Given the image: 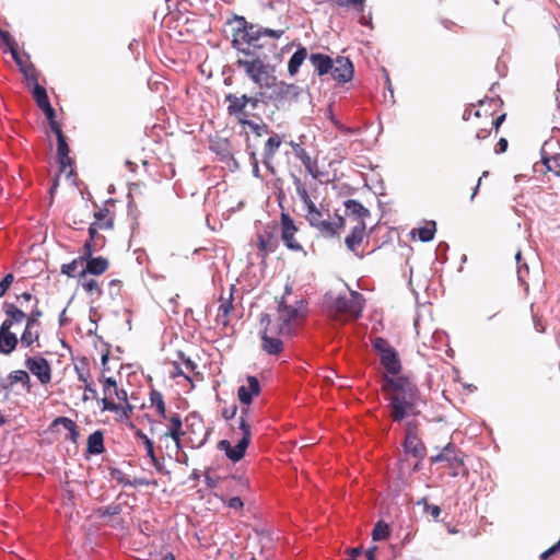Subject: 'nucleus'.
Instances as JSON below:
<instances>
[{
    "label": "nucleus",
    "instance_id": "1",
    "mask_svg": "<svg viewBox=\"0 0 560 560\" xmlns=\"http://www.w3.org/2000/svg\"><path fill=\"white\" fill-rule=\"evenodd\" d=\"M382 390L394 422H401L409 416L420 415L422 401L418 386L407 376H384Z\"/></svg>",
    "mask_w": 560,
    "mask_h": 560
},
{
    "label": "nucleus",
    "instance_id": "2",
    "mask_svg": "<svg viewBox=\"0 0 560 560\" xmlns=\"http://www.w3.org/2000/svg\"><path fill=\"white\" fill-rule=\"evenodd\" d=\"M284 34L283 30H273L256 24L250 39L249 51L254 55H246V58H237L235 65L245 71L247 78L254 83H259L261 74L275 72V66L270 65V54H276V43H261L262 37L279 39Z\"/></svg>",
    "mask_w": 560,
    "mask_h": 560
},
{
    "label": "nucleus",
    "instance_id": "3",
    "mask_svg": "<svg viewBox=\"0 0 560 560\" xmlns=\"http://www.w3.org/2000/svg\"><path fill=\"white\" fill-rule=\"evenodd\" d=\"M272 73L261 74L259 83H256L260 89L268 90L265 104L270 103L277 109H281L293 102H298L303 92L302 88L294 83L277 81Z\"/></svg>",
    "mask_w": 560,
    "mask_h": 560
},
{
    "label": "nucleus",
    "instance_id": "4",
    "mask_svg": "<svg viewBox=\"0 0 560 560\" xmlns=\"http://www.w3.org/2000/svg\"><path fill=\"white\" fill-rule=\"evenodd\" d=\"M228 24H235L232 30L231 46L238 54V58H246V55H254L249 51L250 39L255 38L254 34L255 25L248 22L243 15L234 14Z\"/></svg>",
    "mask_w": 560,
    "mask_h": 560
},
{
    "label": "nucleus",
    "instance_id": "5",
    "mask_svg": "<svg viewBox=\"0 0 560 560\" xmlns=\"http://www.w3.org/2000/svg\"><path fill=\"white\" fill-rule=\"evenodd\" d=\"M238 429L242 431V438L234 446L229 440H221L217 444V448L224 452L225 456L233 463H238L244 458L252 440L250 425L244 417L238 419Z\"/></svg>",
    "mask_w": 560,
    "mask_h": 560
},
{
    "label": "nucleus",
    "instance_id": "6",
    "mask_svg": "<svg viewBox=\"0 0 560 560\" xmlns=\"http://www.w3.org/2000/svg\"><path fill=\"white\" fill-rule=\"evenodd\" d=\"M372 346L378 354L380 362L387 372V376L397 377L396 375L401 371V362L397 350L383 337H376Z\"/></svg>",
    "mask_w": 560,
    "mask_h": 560
},
{
    "label": "nucleus",
    "instance_id": "7",
    "mask_svg": "<svg viewBox=\"0 0 560 560\" xmlns=\"http://www.w3.org/2000/svg\"><path fill=\"white\" fill-rule=\"evenodd\" d=\"M365 299L358 291L350 290L349 294H339L335 302L334 307L336 312L345 314L350 318L358 319L362 315Z\"/></svg>",
    "mask_w": 560,
    "mask_h": 560
},
{
    "label": "nucleus",
    "instance_id": "8",
    "mask_svg": "<svg viewBox=\"0 0 560 560\" xmlns=\"http://www.w3.org/2000/svg\"><path fill=\"white\" fill-rule=\"evenodd\" d=\"M431 463H445L451 469L450 475L457 477L460 474L459 468L464 467L463 452L453 443H448L439 454L431 457Z\"/></svg>",
    "mask_w": 560,
    "mask_h": 560
},
{
    "label": "nucleus",
    "instance_id": "9",
    "mask_svg": "<svg viewBox=\"0 0 560 560\" xmlns=\"http://www.w3.org/2000/svg\"><path fill=\"white\" fill-rule=\"evenodd\" d=\"M48 125L50 130L56 135L57 156L60 172H65L68 166L71 167L73 164V160L69 156L70 148L67 137L62 132L61 126L57 121L50 122Z\"/></svg>",
    "mask_w": 560,
    "mask_h": 560
},
{
    "label": "nucleus",
    "instance_id": "10",
    "mask_svg": "<svg viewBox=\"0 0 560 560\" xmlns=\"http://www.w3.org/2000/svg\"><path fill=\"white\" fill-rule=\"evenodd\" d=\"M307 310V302L303 299L295 300L293 304H288L284 296L278 302L279 319L292 324L294 320L304 315Z\"/></svg>",
    "mask_w": 560,
    "mask_h": 560
},
{
    "label": "nucleus",
    "instance_id": "11",
    "mask_svg": "<svg viewBox=\"0 0 560 560\" xmlns=\"http://www.w3.org/2000/svg\"><path fill=\"white\" fill-rule=\"evenodd\" d=\"M281 240L284 244V246L293 252H301L303 250L302 245L294 238L295 233L298 232V228L293 221V219L290 217L289 213L282 212L281 218Z\"/></svg>",
    "mask_w": 560,
    "mask_h": 560
},
{
    "label": "nucleus",
    "instance_id": "12",
    "mask_svg": "<svg viewBox=\"0 0 560 560\" xmlns=\"http://www.w3.org/2000/svg\"><path fill=\"white\" fill-rule=\"evenodd\" d=\"M25 366L30 372L37 377V380L46 385L51 381V366L48 360L44 357H26Z\"/></svg>",
    "mask_w": 560,
    "mask_h": 560
},
{
    "label": "nucleus",
    "instance_id": "13",
    "mask_svg": "<svg viewBox=\"0 0 560 560\" xmlns=\"http://www.w3.org/2000/svg\"><path fill=\"white\" fill-rule=\"evenodd\" d=\"M31 92L37 107L45 114L48 124L56 121V110L50 104L46 88L35 82Z\"/></svg>",
    "mask_w": 560,
    "mask_h": 560
},
{
    "label": "nucleus",
    "instance_id": "14",
    "mask_svg": "<svg viewBox=\"0 0 560 560\" xmlns=\"http://www.w3.org/2000/svg\"><path fill=\"white\" fill-rule=\"evenodd\" d=\"M353 63L349 57L338 56L332 59V69L329 72L331 78L338 83H347L353 78Z\"/></svg>",
    "mask_w": 560,
    "mask_h": 560
},
{
    "label": "nucleus",
    "instance_id": "15",
    "mask_svg": "<svg viewBox=\"0 0 560 560\" xmlns=\"http://www.w3.org/2000/svg\"><path fill=\"white\" fill-rule=\"evenodd\" d=\"M224 102L228 103V114L235 117L238 124L240 119L248 118L250 116V114L246 112V107L248 105L247 94L237 96L233 93H229L225 95Z\"/></svg>",
    "mask_w": 560,
    "mask_h": 560
},
{
    "label": "nucleus",
    "instance_id": "16",
    "mask_svg": "<svg viewBox=\"0 0 560 560\" xmlns=\"http://www.w3.org/2000/svg\"><path fill=\"white\" fill-rule=\"evenodd\" d=\"M558 147L559 140L551 137L544 142L540 149V155L541 163L545 165L547 171L552 172L556 176L560 177V166L559 170L551 167V162H557V160H560V153L556 151Z\"/></svg>",
    "mask_w": 560,
    "mask_h": 560
},
{
    "label": "nucleus",
    "instance_id": "17",
    "mask_svg": "<svg viewBox=\"0 0 560 560\" xmlns=\"http://www.w3.org/2000/svg\"><path fill=\"white\" fill-rule=\"evenodd\" d=\"M247 386L242 385L237 388V397L241 404L249 406L255 396L260 394L261 387L259 380L254 375L246 377Z\"/></svg>",
    "mask_w": 560,
    "mask_h": 560
},
{
    "label": "nucleus",
    "instance_id": "18",
    "mask_svg": "<svg viewBox=\"0 0 560 560\" xmlns=\"http://www.w3.org/2000/svg\"><path fill=\"white\" fill-rule=\"evenodd\" d=\"M261 349L269 355H279L283 351V341L273 335L272 328L260 332Z\"/></svg>",
    "mask_w": 560,
    "mask_h": 560
},
{
    "label": "nucleus",
    "instance_id": "19",
    "mask_svg": "<svg viewBox=\"0 0 560 560\" xmlns=\"http://www.w3.org/2000/svg\"><path fill=\"white\" fill-rule=\"evenodd\" d=\"M84 262L85 267L78 273L80 278L85 277L86 275L101 276L109 266L108 259L103 256H93L88 258V260H84Z\"/></svg>",
    "mask_w": 560,
    "mask_h": 560
},
{
    "label": "nucleus",
    "instance_id": "20",
    "mask_svg": "<svg viewBox=\"0 0 560 560\" xmlns=\"http://www.w3.org/2000/svg\"><path fill=\"white\" fill-rule=\"evenodd\" d=\"M318 77L328 74L332 69V58L323 52H312L308 57Z\"/></svg>",
    "mask_w": 560,
    "mask_h": 560
},
{
    "label": "nucleus",
    "instance_id": "21",
    "mask_svg": "<svg viewBox=\"0 0 560 560\" xmlns=\"http://www.w3.org/2000/svg\"><path fill=\"white\" fill-rule=\"evenodd\" d=\"M115 388H117L116 380L112 376L104 377V380H103L104 397L101 399L103 411L108 410V411L119 412L120 405H117L116 402H114L113 400H110L108 398V396L112 395V389L114 390Z\"/></svg>",
    "mask_w": 560,
    "mask_h": 560
},
{
    "label": "nucleus",
    "instance_id": "22",
    "mask_svg": "<svg viewBox=\"0 0 560 560\" xmlns=\"http://www.w3.org/2000/svg\"><path fill=\"white\" fill-rule=\"evenodd\" d=\"M404 451L407 454L412 455L417 459L422 460L427 455V448L424 443L419 439L418 435L405 436Z\"/></svg>",
    "mask_w": 560,
    "mask_h": 560
},
{
    "label": "nucleus",
    "instance_id": "23",
    "mask_svg": "<svg viewBox=\"0 0 560 560\" xmlns=\"http://www.w3.org/2000/svg\"><path fill=\"white\" fill-rule=\"evenodd\" d=\"M209 150L215 153L221 162L232 160V147L228 138L217 137L211 139Z\"/></svg>",
    "mask_w": 560,
    "mask_h": 560
},
{
    "label": "nucleus",
    "instance_id": "24",
    "mask_svg": "<svg viewBox=\"0 0 560 560\" xmlns=\"http://www.w3.org/2000/svg\"><path fill=\"white\" fill-rule=\"evenodd\" d=\"M308 57L307 48L301 44H298L296 50L292 54L288 61V73L290 77H294L299 72L301 66Z\"/></svg>",
    "mask_w": 560,
    "mask_h": 560
},
{
    "label": "nucleus",
    "instance_id": "25",
    "mask_svg": "<svg viewBox=\"0 0 560 560\" xmlns=\"http://www.w3.org/2000/svg\"><path fill=\"white\" fill-rule=\"evenodd\" d=\"M8 381H9V385L4 384L3 382H1V387L3 389H7L9 390L10 387L12 385H14L15 383H21V385L23 386V388H25L27 392L31 390V377L28 375V373L24 370H16V371H12L9 375H8Z\"/></svg>",
    "mask_w": 560,
    "mask_h": 560
},
{
    "label": "nucleus",
    "instance_id": "26",
    "mask_svg": "<svg viewBox=\"0 0 560 560\" xmlns=\"http://www.w3.org/2000/svg\"><path fill=\"white\" fill-rule=\"evenodd\" d=\"M104 452V433L102 430H96L88 438L86 453L90 455H101Z\"/></svg>",
    "mask_w": 560,
    "mask_h": 560
},
{
    "label": "nucleus",
    "instance_id": "27",
    "mask_svg": "<svg viewBox=\"0 0 560 560\" xmlns=\"http://www.w3.org/2000/svg\"><path fill=\"white\" fill-rule=\"evenodd\" d=\"M365 229L364 221H360L353 226L351 233L345 238V244L349 250L353 252L362 243Z\"/></svg>",
    "mask_w": 560,
    "mask_h": 560
},
{
    "label": "nucleus",
    "instance_id": "28",
    "mask_svg": "<svg viewBox=\"0 0 560 560\" xmlns=\"http://www.w3.org/2000/svg\"><path fill=\"white\" fill-rule=\"evenodd\" d=\"M171 427L168 428L166 435L171 436L175 442L176 446L180 447V436L184 434L182 431V417L178 413H173L170 418Z\"/></svg>",
    "mask_w": 560,
    "mask_h": 560
},
{
    "label": "nucleus",
    "instance_id": "29",
    "mask_svg": "<svg viewBox=\"0 0 560 560\" xmlns=\"http://www.w3.org/2000/svg\"><path fill=\"white\" fill-rule=\"evenodd\" d=\"M19 345V338L14 332H0V353L3 355L11 354Z\"/></svg>",
    "mask_w": 560,
    "mask_h": 560
},
{
    "label": "nucleus",
    "instance_id": "30",
    "mask_svg": "<svg viewBox=\"0 0 560 560\" xmlns=\"http://www.w3.org/2000/svg\"><path fill=\"white\" fill-rule=\"evenodd\" d=\"M343 206L347 213L357 215L361 221L371 215L370 210L355 199H347Z\"/></svg>",
    "mask_w": 560,
    "mask_h": 560
},
{
    "label": "nucleus",
    "instance_id": "31",
    "mask_svg": "<svg viewBox=\"0 0 560 560\" xmlns=\"http://www.w3.org/2000/svg\"><path fill=\"white\" fill-rule=\"evenodd\" d=\"M2 311L4 312L9 320L13 324L21 323L26 317V313L24 311H22L15 304L10 302L3 303Z\"/></svg>",
    "mask_w": 560,
    "mask_h": 560
},
{
    "label": "nucleus",
    "instance_id": "32",
    "mask_svg": "<svg viewBox=\"0 0 560 560\" xmlns=\"http://www.w3.org/2000/svg\"><path fill=\"white\" fill-rule=\"evenodd\" d=\"M281 143V137L278 133H273L265 142L262 155H266V158H275L276 152L280 148Z\"/></svg>",
    "mask_w": 560,
    "mask_h": 560
},
{
    "label": "nucleus",
    "instance_id": "33",
    "mask_svg": "<svg viewBox=\"0 0 560 560\" xmlns=\"http://www.w3.org/2000/svg\"><path fill=\"white\" fill-rule=\"evenodd\" d=\"M390 529L386 522L380 520L375 523L374 528L372 530V539L374 541H382L389 537Z\"/></svg>",
    "mask_w": 560,
    "mask_h": 560
},
{
    "label": "nucleus",
    "instance_id": "34",
    "mask_svg": "<svg viewBox=\"0 0 560 560\" xmlns=\"http://www.w3.org/2000/svg\"><path fill=\"white\" fill-rule=\"evenodd\" d=\"M327 217H330V215L328 214ZM314 229L318 230L322 233V235H324L325 237H328V238H332V237L339 235V232L336 231V226L329 220V218L320 220L317 223V225L314 226Z\"/></svg>",
    "mask_w": 560,
    "mask_h": 560
},
{
    "label": "nucleus",
    "instance_id": "35",
    "mask_svg": "<svg viewBox=\"0 0 560 560\" xmlns=\"http://www.w3.org/2000/svg\"><path fill=\"white\" fill-rule=\"evenodd\" d=\"M0 47L3 52H12L13 49L18 48V43L14 37L8 32L0 28Z\"/></svg>",
    "mask_w": 560,
    "mask_h": 560
},
{
    "label": "nucleus",
    "instance_id": "36",
    "mask_svg": "<svg viewBox=\"0 0 560 560\" xmlns=\"http://www.w3.org/2000/svg\"><path fill=\"white\" fill-rule=\"evenodd\" d=\"M436 232L435 221H429L425 225L418 229L419 240L423 243L430 242L434 238Z\"/></svg>",
    "mask_w": 560,
    "mask_h": 560
},
{
    "label": "nucleus",
    "instance_id": "37",
    "mask_svg": "<svg viewBox=\"0 0 560 560\" xmlns=\"http://www.w3.org/2000/svg\"><path fill=\"white\" fill-rule=\"evenodd\" d=\"M38 299H35V303H33L31 312L26 314L24 318L26 320L25 327L34 328L38 325L39 318L43 316V311L38 307Z\"/></svg>",
    "mask_w": 560,
    "mask_h": 560
},
{
    "label": "nucleus",
    "instance_id": "38",
    "mask_svg": "<svg viewBox=\"0 0 560 560\" xmlns=\"http://www.w3.org/2000/svg\"><path fill=\"white\" fill-rule=\"evenodd\" d=\"M240 125L247 126L257 137H261L265 133H269V126L265 122L257 124L249 118L240 119Z\"/></svg>",
    "mask_w": 560,
    "mask_h": 560
},
{
    "label": "nucleus",
    "instance_id": "39",
    "mask_svg": "<svg viewBox=\"0 0 560 560\" xmlns=\"http://www.w3.org/2000/svg\"><path fill=\"white\" fill-rule=\"evenodd\" d=\"M39 340V331H33V328L25 327L19 342H21L22 347L30 348L33 343L38 342Z\"/></svg>",
    "mask_w": 560,
    "mask_h": 560
},
{
    "label": "nucleus",
    "instance_id": "40",
    "mask_svg": "<svg viewBox=\"0 0 560 560\" xmlns=\"http://www.w3.org/2000/svg\"><path fill=\"white\" fill-rule=\"evenodd\" d=\"M150 401L152 406H155L158 413L161 417L166 418L165 402L162 393L155 389L151 390Z\"/></svg>",
    "mask_w": 560,
    "mask_h": 560
},
{
    "label": "nucleus",
    "instance_id": "41",
    "mask_svg": "<svg viewBox=\"0 0 560 560\" xmlns=\"http://www.w3.org/2000/svg\"><path fill=\"white\" fill-rule=\"evenodd\" d=\"M109 213V210L107 208L100 209L94 213L95 222L98 223V228L103 230H110L114 226V220L113 219H106L107 214Z\"/></svg>",
    "mask_w": 560,
    "mask_h": 560
},
{
    "label": "nucleus",
    "instance_id": "42",
    "mask_svg": "<svg viewBox=\"0 0 560 560\" xmlns=\"http://www.w3.org/2000/svg\"><path fill=\"white\" fill-rule=\"evenodd\" d=\"M271 328H272L273 335L279 338H280V336H290L294 332L292 324H290L289 322H283V319H279V318H278L277 324H275V325L271 324Z\"/></svg>",
    "mask_w": 560,
    "mask_h": 560
},
{
    "label": "nucleus",
    "instance_id": "43",
    "mask_svg": "<svg viewBox=\"0 0 560 560\" xmlns=\"http://www.w3.org/2000/svg\"><path fill=\"white\" fill-rule=\"evenodd\" d=\"M122 512V505L120 503L118 504H109L106 506H101L96 510V515L101 518L107 517V516H115Z\"/></svg>",
    "mask_w": 560,
    "mask_h": 560
},
{
    "label": "nucleus",
    "instance_id": "44",
    "mask_svg": "<svg viewBox=\"0 0 560 560\" xmlns=\"http://www.w3.org/2000/svg\"><path fill=\"white\" fill-rule=\"evenodd\" d=\"M290 145H291L295 156L302 162V164L305 166V168H310L308 164L312 159L308 155V153L305 151V149L300 143H296L294 141H291Z\"/></svg>",
    "mask_w": 560,
    "mask_h": 560
},
{
    "label": "nucleus",
    "instance_id": "45",
    "mask_svg": "<svg viewBox=\"0 0 560 560\" xmlns=\"http://www.w3.org/2000/svg\"><path fill=\"white\" fill-rule=\"evenodd\" d=\"M276 247L277 243L271 234H268L267 237L262 235L258 236V248L260 250L273 253L276 250Z\"/></svg>",
    "mask_w": 560,
    "mask_h": 560
},
{
    "label": "nucleus",
    "instance_id": "46",
    "mask_svg": "<svg viewBox=\"0 0 560 560\" xmlns=\"http://www.w3.org/2000/svg\"><path fill=\"white\" fill-rule=\"evenodd\" d=\"M136 438L142 441L143 446L147 451L148 457H153L154 454V443L153 441L140 429H137L135 432Z\"/></svg>",
    "mask_w": 560,
    "mask_h": 560
},
{
    "label": "nucleus",
    "instance_id": "47",
    "mask_svg": "<svg viewBox=\"0 0 560 560\" xmlns=\"http://www.w3.org/2000/svg\"><path fill=\"white\" fill-rule=\"evenodd\" d=\"M84 262L83 259H79V257L74 258L72 261L68 264H63L61 266V273L68 276L69 278H75L79 277L78 273H75V270L79 266V264Z\"/></svg>",
    "mask_w": 560,
    "mask_h": 560
},
{
    "label": "nucleus",
    "instance_id": "48",
    "mask_svg": "<svg viewBox=\"0 0 560 560\" xmlns=\"http://www.w3.org/2000/svg\"><path fill=\"white\" fill-rule=\"evenodd\" d=\"M98 245L101 246L100 242L85 240L83 244V254L79 256V259L88 260V258L93 257V254L97 249Z\"/></svg>",
    "mask_w": 560,
    "mask_h": 560
},
{
    "label": "nucleus",
    "instance_id": "49",
    "mask_svg": "<svg viewBox=\"0 0 560 560\" xmlns=\"http://www.w3.org/2000/svg\"><path fill=\"white\" fill-rule=\"evenodd\" d=\"M109 475L113 479H115L117 482L121 483L124 487H130L131 482L124 472L119 468L113 467L109 469Z\"/></svg>",
    "mask_w": 560,
    "mask_h": 560
},
{
    "label": "nucleus",
    "instance_id": "50",
    "mask_svg": "<svg viewBox=\"0 0 560 560\" xmlns=\"http://www.w3.org/2000/svg\"><path fill=\"white\" fill-rule=\"evenodd\" d=\"M98 229L100 228H98V223L97 222L91 223L89 229H88V233H89V238L88 240L100 242L101 243V247H103V245L105 243V237L103 235L98 234V232H97Z\"/></svg>",
    "mask_w": 560,
    "mask_h": 560
},
{
    "label": "nucleus",
    "instance_id": "51",
    "mask_svg": "<svg viewBox=\"0 0 560 560\" xmlns=\"http://www.w3.org/2000/svg\"><path fill=\"white\" fill-rule=\"evenodd\" d=\"M247 152H248V155H249V161H250V164H252V172H253V176L256 177V178H260V172H259V164H258V160H257V156H256V152L254 149L250 148L249 144H247V148H246Z\"/></svg>",
    "mask_w": 560,
    "mask_h": 560
},
{
    "label": "nucleus",
    "instance_id": "52",
    "mask_svg": "<svg viewBox=\"0 0 560 560\" xmlns=\"http://www.w3.org/2000/svg\"><path fill=\"white\" fill-rule=\"evenodd\" d=\"M232 310H233V296H232V294H230V298L228 300L224 301L222 299V303L219 306L218 317L219 318L221 316L226 317L232 312Z\"/></svg>",
    "mask_w": 560,
    "mask_h": 560
},
{
    "label": "nucleus",
    "instance_id": "53",
    "mask_svg": "<svg viewBox=\"0 0 560 560\" xmlns=\"http://www.w3.org/2000/svg\"><path fill=\"white\" fill-rule=\"evenodd\" d=\"M339 7H349L353 5L354 10L362 13L364 12V0H336Z\"/></svg>",
    "mask_w": 560,
    "mask_h": 560
},
{
    "label": "nucleus",
    "instance_id": "54",
    "mask_svg": "<svg viewBox=\"0 0 560 560\" xmlns=\"http://www.w3.org/2000/svg\"><path fill=\"white\" fill-rule=\"evenodd\" d=\"M25 73L26 75L23 77L30 86H32L35 82H38L36 77V68L32 62H28L27 66H25Z\"/></svg>",
    "mask_w": 560,
    "mask_h": 560
},
{
    "label": "nucleus",
    "instance_id": "55",
    "mask_svg": "<svg viewBox=\"0 0 560 560\" xmlns=\"http://www.w3.org/2000/svg\"><path fill=\"white\" fill-rule=\"evenodd\" d=\"M82 288L91 293V292H96L97 293V296H101L103 294V290L101 289V287L98 285V282L94 279H89L86 281H84L82 283Z\"/></svg>",
    "mask_w": 560,
    "mask_h": 560
},
{
    "label": "nucleus",
    "instance_id": "56",
    "mask_svg": "<svg viewBox=\"0 0 560 560\" xmlns=\"http://www.w3.org/2000/svg\"><path fill=\"white\" fill-rule=\"evenodd\" d=\"M11 56H12V59L14 60V62L16 63L20 72L23 74V75H26L25 73V66H27V63H25L19 52V49H13L12 52H11Z\"/></svg>",
    "mask_w": 560,
    "mask_h": 560
},
{
    "label": "nucleus",
    "instance_id": "57",
    "mask_svg": "<svg viewBox=\"0 0 560 560\" xmlns=\"http://www.w3.org/2000/svg\"><path fill=\"white\" fill-rule=\"evenodd\" d=\"M149 458L159 474L167 476L171 474V471L165 468L164 464L156 457L155 453L153 454V457Z\"/></svg>",
    "mask_w": 560,
    "mask_h": 560
},
{
    "label": "nucleus",
    "instance_id": "58",
    "mask_svg": "<svg viewBox=\"0 0 560 560\" xmlns=\"http://www.w3.org/2000/svg\"><path fill=\"white\" fill-rule=\"evenodd\" d=\"M178 359L184 363L185 368L191 372H194L198 368L197 363L192 361L189 357H186L183 351L178 352Z\"/></svg>",
    "mask_w": 560,
    "mask_h": 560
},
{
    "label": "nucleus",
    "instance_id": "59",
    "mask_svg": "<svg viewBox=\"0 0 560 560\" xmlns=\"http://www.w3.org/2000/svg\"><path fill=\"white\" fill-rule=\"evenodd\" d=\"M515 260L518 265V268H517V277H518V280L522 281L523 279V272H528V266L526 262H524L523 265H521V260H522V253L521 250H518L516 254H515Z\"/></svg>",
    "mask_w": 560,
    "mask_h": 560
},
{
    "label": "nucleus",
    "instance_id": "60",
    "mask_svg": "<svg viewBox=\"0 0 560 560\" xmlns=\"http://www.w3.org/2000/svg\"><path fill=\"white\" fill-rule=\"evenodd\" d=\"M108 287H109V295L114 299L119 295L121 281L113 279L109 281Z\"/></svg>",
    "mask_w": 560,
    "mask_h": 560
},
{
    "label": "nucleus",
    "instance_id": "61",
    "mask_svg": "<svg viewBox=\"0 0 560 560\" xmlns=\"http://www.w3.org/2000/svg\"><path fill=\"white\" fill-rule=\"evenodd\" d=\"M237 409H238L237 406L235 404H233L230 407H226L222 410V417L226 421H230L236 416Z\"/></svg>",
    "mask_w": 560,
    "mask_h": 560
},
{
    "label": "nucleus",
    "instance_id": "62",
    "mask_svg": "<svg viewBox=\"0 0 560 560\" xmlns=\"http://www.w3.org/2000/svg\"><path fill=\"white\" fill-rule=\"evenodd\" d=\"M226 504L230 509H233V510H241L244 506L243 500L240 497H231L226 501Z\"/></svg>",
    "mask_w": 560,
    "mask_h": 560
},
{
    "label": "nucleus",
    "instance_id": "63",
    "mask_svg": "<svg viewBox=\"0 0 560 560\" xmlns=\"http://www.w3.org/2000/svg\"><path fill=\"white\" fill-rule=\"evenodd\" d=\"M306 220L308 222V224L314 228L317 225V223L323 220V213L319 209H317V213H311V214H306Z\"/></svg>",
    "mask_w": 560,
    "mask_h": 560
},
{
    "label": "nucleus",
    "instance_id": "64",
    "mask_svg": "<svg viewBox=\"0 0 560 560\" xmlns=\"http://www.w3.org/2000/svg\"><path fill=\"white\" fill-rule=\"evenodd\" d=\"M75 372L78 374V380L83 382V383H88L89 382V377H90V373H89V370L86 368H81V366H78L75 365Z\"/></svg>",
    "mask_w": 560,
    "mask_h": 560
}]
</instances>
